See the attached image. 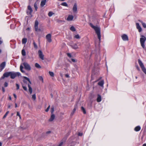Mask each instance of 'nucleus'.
<instances>
[{"label": "nucleus", "instance_id": "f257e3e1", "mask_svg": "<svg viewBox=\"0 0 146 146\" xmlns=\"http://www.w3.org/2000/svg\"><path fill=\"white\" fill-rule=\"evenodd\" d=\"M23 78L24 79L23 80L24 84H22V87L23 89L25 91H27V87L25 86L26 85H27L29 88V91L30 94H31L33 92L32 88L30 86V84L31 83L29 79L26 77L24 76Z\"/></svg>", "mask_w": 146, "mask_h": 146}, {"label": "nucleus", "instance_id": "f03ea898", "mask_svg": "<svg viewBox=\"0 0 146 146\" xmlns=\"http://www.w3.org/2000/svg\"><path fill=\"white\" fill-rule=\"evenodd\" d=\"M90 26L95 31L96 34H97L98 37L100 41L101 40V34L100 29L99 27L94 26L92 24L90 23Z\"/></svg>", "mask_w": 146, "mask_h": 146}, {"label": "nucleus", "instance_id": "7ed1b4c3", "mask_svg": "<svg viewBox=\"0 0 146 146\" xmlns=\"http://www.w3.org/2000/svg\"><path fill=\"white\" fill-rule=\"evenodd\" d=\"M141 38H140V42L141 46L145 49V40H146V38L143 35H141Z\"/></svg>", "mask_w": 146, "mask_h": 146}, {"label": "nucleus", "instance_id": "20e7f679", "mask_svg": "<svg viewBox=\"0 0 146 146\" xmlns=\"http://www.w3.org/2000/svg\"><path fill=\"white\" fill-rule=\"evenodd\" d=\"M138 62L142 70L146 74V69L144 67L143 63L139 59L138 60Z\"/></svg>", "mask_w": 146, "mask_h": 146}, {"label": "nucleus", "instance_id": "39448f33", "mask_svg": "<svg viewBox=\"0 0 146 146\" xmlns=\"http://www.w3.org/2000/svg\"><path fill=\"white\" fill-rule=\"evenodd\" d=\"M24 66V68L25 69L28 70L29 71L31 70V67L30 65L27 63L24 62L23 64Z\"/></svg>", "mask_w": 146, "mask_h": 146}, {"label": "nucleus", "instance_id": "423d86ee", "mask_svg": "<svg viewBox=\"0 0 146 146\" xmlns=\"http://www.w3.org/2000/svg\"><path fill=\"white\" fill-rule=\"evenodd\" d=\"M38 22L37 21H36L35 24V29L36 31H42V29H38Z\"/></svg>", "mask_w": 146, "mask_h": 146}, {"label": "nucleus", "instance_id": "0eeeda50", "mask_svg": "<svg viewBox=\"0 0 146 146\" xmlns=\"http://www.w3.org/2000/svg\"><path fill=\"white\" fill-rule=\"evenodd\" d=\"M39 58L42 60H44V55L43 54L42 51L39 50L38 52Z\"/></svg>", "mask_w": 146, "mask_h": 146}, {"label": "nucleus", "instance_id": "6e6552de", "mask_svg": "<svg viewBox=\"0 0 146 146\" xmlns=\"http://www.w3.org/2000/svg\"><path fill=\"white\" fill-rule=\"evenodd\" d=\"M11 74L10 72H7L5 73L3 75V76L2 77V79H4L5 77H7L9 76H10Z\"/></svg>", "mask_w": 146, "mask_h": 146}, {"label": "nucleus", "instance_id": "1a4fd4ad", "mask_svg": "<svg viewBox=\"0 0 146 146\" xmlns=\"http://www.w3.org/2000/svg\"><path fill=\"white\" fill-rule=\"evenodd\" d=\"M51 37V35L50 34L47 35L46 36V38L48 41L49 42H50L52 41Z\"/></svg>", "mask_w": 146, "mask_h": 146}, {"label": "nucleus", "instance_id": "9d476101", "mask_svg": "<svg viewBox=\"0 0 146 146\" xmlns=\"http://www.w3.org/2000/svg\"><path fill=\"white\" fill-rule=\"evenodd\" d=\"M10 76L11 79H14L16 77L15 72H11Z\"/></svg>", "mask_w": 146, "mask_h": 146}, {"label": "nucleus", "instance_id": "9b49d317", "mask_svg": "<svg viewBox=\"0 0 146 146\" xmlns=\"http://www.w3.org/2000/svg\"><path fill=\"white\" fill-rule=\"evenodd\" d=\"M136 25L137 29L138 30L139 32H141L142 29L141 27L140 26L139 24L138 23H136Z\"/></svg>", "mask_w": 146, "mask_h": 146}, {"label": "nucleus", "instance_id": "f8f14e48", "mask_svg": "<svg viewBox=\"0 0 146 146\" xmlns=\"http://www.w3.org/2000/svg\"><path fill=\"white\" fill-rule=\"evenodd\" d=\"M77 9V4L76 3H75L72 8L73 12L74 13H76Z\"/></svg>", "mask_w": 146, "mask_h": 146}, {"label": "nucleus", "instance_id": "ddd939ff", "mask_svg": "<svg viewBox=\"0 0 146 146\" xmlns=\"http://www.w3.org/2000/svg\"><path fill=\"white\" fill-rule=\"evenodd\" d=\"M6 65V62H4L2 63L0 65V68L1 70H2L4 68Z\"/></svg>", "mask_w": 146, "mask_h": 146}, {"label": "nucleus", "instance_id": "4468645a", "mask_svg": "<svg viewBox=\"0 0 146 146\" xmlns=\"http://www.w3.org/2000/svg\"><path fill=\"white\" fill-rule=\"evenodd\" d=\"M121 37L122 39L123 40L126 41L128 40V37L125 34H124L123 35H122L121 36Z\"/></svg>", "mask_w": 146, "mask_h": 146}, {"label": "nucleus", "instance_id": "2eb2a0df", "mask_svg": "<svg viewBox=\"0 0 146 146\" xmlns=\"http://www.w3.org/2000/svg\"><path fill=\"white\" fill-rule=\"evenodd\" d=\"M46 1V0H42L40 4L41 7H43L45 5Z\"/></svg>", "mask_w": 146, "mask_h": 146}, {"label": "nucleus", "instance_id": "dca6fc26", "mask_svg": "<svg viewBox=\"0 0 146 146\" xmlns=\"http://www.w3.org/2000/svg\"><path fill=\"white\" fill-rule=\"evenodd\" d=\"M55 117V115L53 114H51V115L49 119V121H52L54 119Z\"/></svg>", "mask_w": 146, "mask_h": 146}, {"label": "nucleus", "instance_id": "f3484780", "mask_svg": "<svg viewBox=\"0 0 146 146\" xmlns=\"http://www.w3.org/2000/svg\"><path fill=\"white\" fill-rule=\"evenodd\" d=\"M74 18V17L72 15H69L67 18V20L68 21H72Z\"/></svg>", "mask_w": 146, "mask_h": 146}, {"label": "nucleus", "instance_id": "a211bd4d", "mask_svg": "<svg viewBox=\"0 0 146 146\" xmlns=\"http://www.w3.org/2000/svg\"><path fill=\"white\" fill-rule=\"evenodd\" d=\"M71 46L72 48L75 49H76L78 48V47L76 44H74L73 45Z\"/></svg>", "mask_w": 146, "mask_h": 146}, {"label": "nucleus", "instance_id": "6ab92c4d", "mask_svg": "<svg viewBox=\"0 0 146 146\" xmlns=\"http://www.w3.org/2000/svg\"><path fill=\"white\" fill-rule=\"evenodd\" d=\"M104 84V81L103 80L100 81L98 83V84L102 87L103 86Z\"/></svg>", "mask_w": 146, "mask_h": 146}, {"label": "nucleus", "instance_id": "aec40b11", "mask_svg": "<svg viewBox=\"0 0 146 146\" xmlns=\"http://www.w3.org/2000/svg\"><path fill=\"white\" fill-rule=\"evenodd\" d=\"M97 101L98 102H100L101 101V96L99 95H98V98L97 99Z\"/></svg>", "mask_w": 146, "mask_h": 146}, {"label": "nucleus", "instance_id": "412c9836", "mask_svg": "<svg viewBox=\"0 0 146 146\" xmlns=\"http://www.w3.org/2000/svg\"><path fill=\"white\" fill-rule=\"evenodd\" d=\"M138 21L141 23L144 28H146V24L145 23H143L142 21L140 20H139Z\"/></svg>", "mask_w": 146, "mask_h": 146}, {"label": "nucleus", "instance_id": "4be33fe9", "mask_svg": "<svg viewBox=\"0 0 146 146\" xmlns=\"http://www.w3.org/2000/svg\"><path fill=\"white\" fill-rule=\"evenodd\" d=\"M140 127L139 126H138L135 127V130L136 131H138L140 130Z\"/></svg>", "mask_w": 146, "mask_h": 146}, {"label": "nucleus", "instance_id": "5701e85b", "mask_svg": "<svg viewBox=\"0 0 146 146\" xmlns=\"http://www.w3.org/2000/svg\"><path fill=\"white\" fill-rule=\"evenodd\" d=\"M33 44L35 49H37L38 48V46L34 41H33Z\"/></svg>", "mask_w": 146, "mask_h": 146}, {"label": "nucleus", "instance_id": "b1692460", "mask_svg": "<svg viewBox=\"0 0 146 146\" xmlns=\"http://www.w3.org/2000/svg\"><path fill=\"white\" fill-rule=\"evenodd\" d=\"M28 10H29L30 11V12L29 13L30 14H31L33 12V10H32V8H31V7L29 5L28 7Z\"/></svg>", "mask_w": 146, "mask_h": 146}, {"label": "nucleus", "instance_id": "393cba45", "mask_svg": "<svg viewBox=\"0 0 146 146\" xmlns=\"http://www.w3.org/2000/svg\"><path fill=\"white\" fill-rule=\"evenodd\" d=\"M27 42V39L26 38H23L22 40V43L23 44H25Z\"/></svg>", "mask_w": 146, "mask_h": 146}, {"label": "nucleus", "instance_id": "a878e982", "mask_svg": "<svg viewBox=\"0 0 146 146\" xmlns=\"http://www.w3.org/2000/svg\"><path fill=\"white\" fill-rule=\"evenodd\" d=\"M35 66L36 68H41V67L40 66V65L38 63H36L35 64Z\"/></svg>", "mask_w": 146, "mask_h": 146}, {"label": "nucleus", "instance_id": "bb28decb", "mask_svg": "<svg viewBox=\"0 0 146 146\" xmlns=\"http://www.w3.org/2000/svg\"><path fill=\"white\" fill-rule=\"evenodd\" d=\"M32 100L35 101L36 99V96L35 94H34L32 96Z\"/></svg>", "mask_w": 146, "mask_h": 146}, {"label": "nucleus", "instance_id": "cd10ccee", "mask_svg": "<svg viewBox=\"0 0 146 146\" xmlns=\"http://www.w3.org/2000/svg\"><path fill=\"white\" fill-rule=\"evenodd\" d=\"M54 14V13L51 11L49 12L48 13V15L50 17L52 16Z\"/></svg>", "mask_w": 146, "mask_h": 146}, {"label": "nucleus", "instance_id": "c85d7f7f", "mask_svg": "<svg viewBox=\"0 0 146 146\" xmlns=\"http://www.w3.org/2000/svg\"><path fill=\"white\" fill-rule=\"evenodd\" d=\"M70 29L72 31H76V29L74 26H72L70 28Z\"/></svg>", "mask_w": 146, "mask_h": 146}, {"label": "nucleus", "instance_id": "c756f323", "mask_svg": "<svg viewBox=\"0 0 146 146\" xmlns=\"http://www.w3.org/2000/svg\"><path fill=\"white\" fill-rule=\"evenodd\" d=\"M22 54L23 56H25L26 55V52L24 50H22Z\"/></svg>", "mask_w": 146, "mask_h": 146}, {"label": "nucleus", "instance_id": "7c9ffc66", "mask_svg": "<svg viewBox=\"0 0 146 146\" xmlns=\"http://www.w3.org/2000/svg\"><path fill=\"white\" fill-rule=\"evenodd\" d=\"M49 74L50 76L51 77H53L54 76V73L53 72L49 71Z\"/></svg>", "mask_w": 146, "mask_h": 146}, {"label": "nucleus", "instance_id": "2f4dec72", "mask_svg": "<svg viewBox=\"0 0 146 146\" xmlns=\"http://www.w3.org/2000/svg\"><path fill=\"white\" fill-rule=\"evenodd\" d=\"M61 5H62L66 6V7H67L68 6V4L66 2H63L61 4Z\"/></svg>", "mask_w": 146, "mask_h": 146}, {"label": "nucleus", "instance_id": "473e14b6", "mask_svg": "<svg viewBox=\"0 0 146 146\" xmlns=\"http://www.w3.org/2000/svg\"><path fill=\"white\" fill-rule=\"evenodd\" d=\"M74 37L77 39H79L80 38V37L79 35L78 34L75 35L74 36Z\"/></svg>", "mask_w": 146, "mask_h": 146}, {"label": "nucleus", "instance_id": "72a5a7b5", "mask_svg": "<svg viewBox=\"0 0 146 146\" xmlns=\"http://www.w3.org/2000/svg\"><path fill=\"white\" fill-rule=\"evenodd\" d=\"M81 110L84 114H86V112L84 108L83 107H81Z\"/></svg>", "mask_w": 146, "mask_h": 146}, {"label": "nucleus", "instance_id": "f704fd0d", "mask_svg": "<svg viewBox=\"0 0 146 146\" xmlns=\"http://www.w3.org/2000/svg\"><path fill=\"white\" fill-rule=\"evenodd\" d=\"M34 6L35 8L36 11L37 10V9L38 8V7H37V4L36 3H35Z\"/></svg>", "mask_w": 146, "mask_h": 146}, {"label": "nucleus", "instance_id": "c9c22d12", "mask_svg": "<svg viewBox=\"0 0 146 146\" xmlns=\"http://www.w3.org/2000/svg\"><path fill=\"white\" fill-rule=\"evenodd\" d=\"M9 113V111H7L3 117V118H5Z\"/></svg>", "mask_w": 146, "mask_h": 146}, {"label": "nucleus", "instance_id": "e433bc0d", "mask_svg": "<svg viewBox=\"0 0 146 146\" xmlns=\"http://www.w3.org/2000/svg\"><path fill=\"white\" fill-rule=\"evenodd\" d=\"M54 111V107L52 106L51 109V114H53Z\"/></svg>", "mask_w": 146, "mask_h": 146}, {"label": "nucleus", "instance_id": "4c0bfd02", "mask_svg": "<svg viewBox=\"0 0 146 146\" xmlns=\"http://www.w3.org/2000/svg\"><path fill=\"white\" fill-rule=\"evenodd\" d=\"M76 108H74L72 111V112L71 113V115H73V114H74V113L75 112V111H76Z\"/></svg>", "mask_w": 146, "mask_h": 146}, {"label": "nucleus", "instance_id": "58836bf2", "mask_svg": "<svg viewBox=\"0 0 146 146\" xmlns=\"http://www.w3.org/2000/svg\"><path fill=\"white\" fill-rule=\"evenodd\" d=\"M16 86L17 87V90H18L19 88V84H16Z\"/></svg>", "mask_w": 146, "mask_h": 146}, {"label": "nucleus", "instance_id": "ea45409f", "mask_svg": "<svg viewBox=\"0 0 146 146\" xmlns=\"http://www.w3.org/2000/svg\"><path fill=\"white\" fill-rule=\"evenodd\" d=\"M15 74H16V76H19L21 75L20 73L19 72H15Z\"/></svg>", "mask_w": 146, "mask_h": 146}, {"label": "nucleus", "instance_id": "a19ab883", "mask_svg": "<svg viewBox=\"0 0 146 146\" xmlns=\"http://www.w3.org/2000/svg\"><path fill=\"white\" fill-rule=\"evenodd\" d=\"M50 106L49 105L48 106V107L47 108V109L45 110L46 111L48 112V111L49 109H50Z\"/></svg>", "mask_w": 146, "mask_h": 146}, {"label": "nucleus", "instance_id": "79ce46f5", "mask_svg": "<svg viewBox=\"0 0 146 146\" xmlns=\"http://www.w3.org/2000/svg\"><path fill=\"white\" fill-rule=\"evenodd\" d=\"M8 86V83L5 82L4 84V86L5 87H7Z\"/></svg>", "mask_w": 146, "mask_h": 146}, {"label": "nucleus", "instance_id": "37998d69", "mask_svg": "<svg viewBox=\"0 0 146 146\" xmlns=\"http://www.w3.org/2000/svg\"><path fill=\"white\" fill-rule=\"evenodd\" d=\"M3 42V41L1 38H0V45Z\"/></svg>", "mask_w": 146, "mask_h": 146}, {"label": "nucleus", "instance_id": "c03bdc74", "mask_svg": "<svg viewBox=\"0 0 146 146\" xmlns=\"http://www.w3.org/2000/svg\"><path fill=\"white\" fill-rule=\"evenodd\" d=\"M67 55L68 57H70V58L71 57V55L70 54L67 53Z\"/></svg>", "mask_w": 146, "mask_h": 146}, {"label": "nucleus", "instance_id": "a18cd8bd", "mask_svg": "<svg viewBox=\"0 0 146 146\" xmlns=\"http://www.w3.org/2000/svg\"><path fill=\"white\" fill-rule=\"evenodd\" d=\"M83 135V133H79L78 134V135L79 136H82Z\"/></svg>", "mask_w": 146, "mask_h": 146}, {"label": "nucleus", "instance_id": "49530a36", "mask_svg": "<svg viewBox=\"0 0 146 146\" xmlns=\"http://www.w3.org/2000/svg\"><path fill=\"white\" fill-rule=\"evenodd\" d=\"M23 66L22 65H21L20 66V69H23Z\"/></svg>", "mask_w": 146, "mask_h": 146}, {"label": "nucleus", "instance_id": "de8ad7c7", "mask_svg": "<svg viewBox=\"0 0 146 146\" xmlns=\"http://www.w3.org/2000/svg\"><path fill=\"white\" fill-rule=\"evenodd\" d=\"M20 114H19V112H17V115L18 116H19L20 115Z\"/></svg>", "mask_w": 146, "mask_h": 146}, {"label": "nucleus", "instance_id": "09e8293b", "mask_svg": "<svg viewBox=\"0 0 146 146\" xmlns=\"http://www.w3.org/2000/svg\"><path fill=\"white\" fill-rule=\"evenodd\" d=\"M2 91H3V92H4L5 91V89L3 87L2 88Z\"/></svg>", "mask_w": 146, "mask_h": 146}, {"label": "nucleus", "instance_id": "8fccbe9b", "mask_svg": "<svg viewBox=\"0 0 146 146\" xmlns=\"http://www.w3.org/2000/svg\"><path fill=\"white\" fill-rule=\"evenodd\" d=\"M13 96L15 99H16L17 98V96L15 94H13Z\"/></svg>", "mask_w": 146, "mask_h": 146}, {"label": "nucleus", "instance_id": "3c124183", "mask_svg": "<svg viewBox=\"0 0 146 146\" xmlns=\"http://www.w3.org/2000/svg\"><path fill=\"white\" fill-rule=\"evenodd\" d=\"M65 76L67 78H69V75L68 74H66L65 75Z\"/></svg>", "mask_w": 146, "mask_h": 146}, {"label": "nucleus", "instance_id": "603ef678", "mask_svg": "<svg viewBox=\"0 0 146 146\" xmlns=\"http://www.w3.org/2000/svg\"><path fill=\"white\" fill-rule=\"evenodd\" d=\"M72 60L73 62H76V60L75 59H72Z\"/></svg>", "mask_w": 146, "mask_h": 146}, {"label": "nucleus", "instance_id": "864d4df0", "mask_svg": "<svg viewBox=\"0 0 146 146\" xmlns=\"http://www.w3.org/2000/svg\"><path fill=\"white\" fill-rule=\"evenodd\" d=\"M136 68H137V69L138 70H139H139H140V69H139V68L138 67V66H136Z\"/></svg>", "mask_w": 146, "mask_h": 146}, {"label": "nucleus", "instance_id": "5fc2aeb1", "mask_svg": "<svg viewBox=\"0 0 146 146\" xmlns=\"http://www.w3.org/2000/svg\"><path fill=\"white\" fill-rule=\"evenodd\" d=\"M51 132L50 131H48L46 132V133L47 134H49Z\"/></svg>", "mask_w": 146, "mask_h": 146}, {"label": "nucleus", "instance_id": "6e6d98bb", "mask_svg": "<svg viewBox=\"0 0 146 146\" xmlns=\"http://www.w3.org/2000/svg\"><path fill=\"white\" fill-rule=\"evenodd\" d=\"M23 69H20V70L22 72H23V73H24L25 72L23 70Z\"/></svg>", "mask_w": 146, "mask_h": 146}, {"label": "nucleus", "instance_id": "4d7b16f0", "mask_svg": "<svg viewBox=\"0 0 146 146\" xmlns=\"http://www.w3.org/2000/svg\"><path fill=\"white\" fill-rule=\"evenodd\" d=\"M23 69H20V70L22 72H23V73H24L25 72L23 70Z\"/></svg>", "mask_w": 146, "mask_h": 146}, {"label": "nucleus", "instance_id": "13d9d810", "mask_svg": "<svg viewBox=\"0 0 146 146\" xmlns=\"http://www.w3.org/2000/svg\"><path fill=\"white\" fill-rule=\"evenodd\" d=\"M15 107L16 108L17 107V104L16 103L15 104Z\"/></svg>", "mask_w": 146, "mask_h": 146}, {"label": "nucleus", "instance_id": "bf43d9fd", "mask_svg": "<svg viewBox=\"0 0 146 146\" xmlns=\"http://www.w3.org/2000/svg\"><path fill=\"white\" fill-rule=\"evenodd\" d=\"M9 99L10 100H11V98L10 96H9Z\"/></svg>", "mask_w": 146, "mask_h": 146}, {"label": "nucleus", "instance_id": "052dcab7", "mask_svg": "<svg viewBox=\"0 0 146 146\" xmlns=\"http://www.w3.org/2000/svg\"><path fill=\"white\" fill-rule=\"evenodd\" d=\"M30 29V28H28L26 30H29Z\"/></svg>", "mask_w": 146, "mask_h": 146}, {"label": "nucleus", "instance_id": "680f3d73", "mask_svg": "<svg viewBox=\"0 0 146 146\" xmlns=\"http://www.w3.org/2000/svg\"><path fill=\"white\" fill-rule=\"evenodd\" d=\"M11 107V106L10 105H9L8 106V108H10Z\"/></svg>", "mask_w": 146, "mask_h": 146}, {"label": "nucleus", "instance_id": "e2e57ef3", "mask_svg": "<svg viewBox=\"0 0 146 146\" xmlns=\"http://www.w3.org/2000/svg\"><path fill=\"white\" fill-rule=\"evenodd\" d=\"M143 146H146V144L145 143L143 144Z\"/></svg>", "mask_w": 146, "mask_h": 146}, {"label": "nucleus", "instance_id": "0e129e2a", "mask_svg": "<svg viewBox=\"0 0 146 146\" xmlns=\"http://www.w3.org/2000/svg\"><path fill=\"white\" fill-rule=\"evenodd\" d=\"M58 1H64L65 0H58Z\"/></svg>", "mask_w": 146, "mask_h": 146}, {"label": "nucleus", "instance_id": "69168bd1", "mask_svg": "<svg viewBox=\"0 0 146 146\" xmlns=\"http://www.w3.org/2000/svg\"><path fill=\"white\" fill-rule=\"evenodd\" d=\"M2 145V143L0 142V146H1Z\"/></svg>", "mask_w": 146, "mask_h": 146}, {"label": "nucleus", "instance_id": "338daca9", "mask_svg": "<svg viewBox=\"0 0 146 146\" xmlns=\"http://www.w3.org/2000/svg\"><path fill=\"white\" fill-rule=\"evenodd\" d=\"M19 117L20 118V119H21V115H20L19 116Z\"/></svg>", "mask_w": 146, "mask_h": 146}, {"label": "nucleus", "instance_id": "774afa93", "mask_svg": "<svg viewBox=\"0 0 146 146\" xmlns=\"http://www.w3.org/2000/svg\"><path fill=\"white\" fill-rule=\"evenodd\" d=\"M1 49H0V53L1 52Z\"/></svg>", "mask_w": 146, "mask_h": 146}]
</instances>
